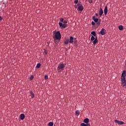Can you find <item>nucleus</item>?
I'll use <instances>...</instances> for the list:
<instances>
[{
  "mask_svg": "<svg viewBox=\"0 0 126 126\" xmlns=\"http://www.w3.org/2000/svg\"><path fill=\"white\" fill-rule=\"evenodd\" d=\"M64 67H65V64L63 63H60L57 67V70L60 72L63 71L64 69Z\"/></svg>",
  "mask_w": 126,
  "mask_h": 126,
  "instance_id": "f257e3e1",
  "label": "nucleus"
},
{
  "mask_svg": "<svg viewBox=\"0 0 126 126\" xmlns=\"http://www.w3.org/2000/svg\"><path fill=\"white\" fill-rule=\"evenodd\" d=\"M54 38V39H56V40H61L62 38V34H61V32L59 31L55 32Z\"/></svg>",
  "mask_w": 126,
  "mask_h": 126,
  "instance_id": "f03ea898",
  "label": "nucleus"
},
{
  "mask_svg": "<svg viewBox=\"0 0 126 126\" xmlns=\"http://www.w3.org/2000/svg\"><path fill=\"white\" fill-rule=\"evenodd\" d=\"M59 25L61 29H63V28H66L67 27V24H63V23L62 22H59Z\"/></svg>",
  "mask_w": 126,
  "mask_h": 126,
  "instance_id": "7ed1b4c3",
  "label": "nucleus"
},
{
  "mask_svg": "<svg viewBox=\"0 0 126 126\" xmlns=\"http://www.w3.org/2000/svg\"><path fill=\"white\" fill-rule=\"evenodd\" d=\"M114 122H115V123L118 124V125H125L124 122L123 121H119L118 120H115Z\"/></svg>",
  "mask_w": 126,
  "mask_h": 126,
  "instance_id": "20e7f679",
  "label": "nucleus"
},
{
  "mask_svg": "<svg viewBox=\"0 0 126 126\" xmlns=\"http://www.w3.org/2000/svg\"><path fill=\"white\" fill-rule=\"evenodd\" d=\"M99 34H101L102 35H105L106 34V30H105V29H102L99 32Z\"/></svg>",
  "mask_w": 126,
  "mask_h": 126,
  "instance_id": "39448f33",
  "label": "nucleus"
},
{
  "mask_svg": "<svg viewBox=\"0 0 126 126\" xmlns=\"http://www.w3.org/2000/svg\"><path fill=\"white\" fill-rule=\"evenodd\" d=\"M98 13L100 17L103 15V13H104V11H103V9L101 8H100L99 10L98 11Z\"/></svg>",
  "mask_w": 126,
  "mask_h": 126,
  "instance_id": "423d86ee",
  "label": "nucleus"
},
{
  "mask_svg": "<svg viewBox=\"0 0 126 126\" xmlns=\"http://www.w3.org/2000/svg\"><path fill=\"white\" fill-rule=\"evenodd\" d=\"M93 20L95 22V23H97L98 21H99V19L96 18V16H93Z\"/></svg>",
  "mask_w": 126,
  "mask_h": 126,
  "instance_id": "0eeeda50",
  "label": "nucleus"
},
{
  "mask_svg": "<svg viewBox=\"0 0 126 126\" xmlns=\"http://www.w3.org/2000/svg\"><path fill=\"white\" fill-rule=\"evenodd\" d=\"M104 14L105 15H107V13H108V7L107 6H105L104 10Z\"/></svg>",
  "mask_w": 126,
  "mask_h": 126,
  "instance_id": "6e6552de",
  "label": "nucleus"
},
{
  "mask_svg": "<svg viewBox=\"0 0 126 126\" xmlns=\"http://www.w3.org/2000/svg\"><path fill=\"white\" fill-rule=\"evenodd\" d=\"M84 123H85V124H87V125H89V124H88L89 123V119L88 118H86L84 120Z\"/></svg>",
  "mask_w": 126,
  "mask_h": 126,
  "instance_id": "1a4fd4ad",
  "label": "nucleus"
},
{
  "mask_svg": "<svg viewBox=\"0 0 126 126\" xmlns=\"http://www.w3.org/2000/svg\"><path fill=\"white\" fill-rule=\"evenodd\" d=\"M20 119L21 120H24V119H25V115H24V114H21L20 115Z\"/></svg>",
  "mask_w": 126,
  "mask_h": 126,
  "instance_id": "9d476101",
  "label": "nucleus"
},
{
  "mask_svg": "<svg viewBox=\"0 0 126 126\" xmlns=\"http://www.w3.org/2000/svg\"><path fill=\"white\" fill-rule=\"evenodd\" d=\"M69 43H70V44H72L73 43V37L70 36L69 40Z\"/></svg>",
  "mask_w": 126,
  "mask_h": 126,
  "instance_id": "9b49d317",
  "label": "nucleus"
},
{
  "mask_svg": "<svg viewBox=\"0 0 126 126\" xmlns=\"http://www.w3.org/2000/svg\"><path fill=\"white\" fill-rule=\"evenodd\" d=\"M97 43H98V39L97 36H96L94 40L93 41V44L94 45H95V44H97Z\"/></svg>",
  "mask_w": 126,
  "mask_h": 126,
  "instance_id": "f8f14e48",
  "label": "nucleus"
},
{
  "mask_svg": "<svg viewBox=\"0 0 126 126\" xmlns=\"http://www.w3.org/2000/svg\"><path fill=\"white\" fill-rule=\"evenodd\" d=\"M126 71L124 70L121 75V77H126Z\"/></svg>",
  "mask_w": 126,
  "mask_h": 126,
  "instance_id": "ddd939ff",
  "label": "nucleus"
},
{
  "mask_svg": "<svg viewBox=\"0 0 126 126\" xmlns=\"http://www.w3.org/2000/svg\"><path fill=\"white\" fill-rule=\"evenodd\" d=\"M78 9H79V10H80V11H82V10H83L84 9L83 6L82 5L79 6L78 7Z\"/></svg>",
  "mask_w": 126,
  "mask_h": 126,
  "instance_id": "4468645a",
  "label": "nucleus"
},
{
  "mask_svg": "<svg viewBox=\"0 0 126 126\" xmlns=\"http://www.w3.org/2000/svg\"><path fill=\"white\" fill-rule=\"evenodd\" d=\"M121 82H125V81H126V77H121Z\"/></svg>",
  "mask_w": 126,
  "mask_h": 126,
  "instance_id": "2eb2a0df",
  "label": "nucleus"
},
{
  "mask_svg": "<svg viewBox=\"0 0 126 126\" xmlns=\"http://www.w3.org/2000/svg\"><path fill=\"white\" fill-rule=\"evenodd\" d=\"M30 94L31 95L32 98H34V97H35V94H34V93H33V92L31 91L30 92Z\"/></svg>",
  "mask_w": 126,
  "mask_h": 126,
  "instance_id": "dca6fc26",
  "label": "nucleus"
},
{
  "mask_svg": "<svg viewBox=\"0 0 126 126\" xmlns=\"http://www.w3.org/2000/svg\"><path fill=\"white\" fill-rule=\"evenodd\" d=\"M68 43H69V39H67L66 40H65L64 41L65 45H68Z\"/></svg>",
  "mask_w": 126,
  "mask_h": 126,
  "instance_id": "f3484780",
  "label": "nucleus"
},
{
  "mask_svg": "<svg viewBox=\"0 0 126 126\" xmlns=\"http://www.w3.org/2000/svg\"><path fill=\"white\" fill-rule=\"evenodd\" d=\"M81 126H90V124H85V123H82L80 125Z\"/></svg>",
  "mask_w": 126,
  "mask_h": 126,
  "instance_id": "a211bd4d",
  "label": "nucleus"
},
{
  "mask_svg": "<svg viewBox=\"0 0 126 126\" xmlns=\"http://www.w3.org/2000/svg\"><path fill=\"white\" fill-rule=\"evenodd\" d=\"M91 34L92 35H93V36H94V37H97V36H96V32L94 31H93L91 32Z\"/></svg>",
  "mask_w": 126,
  "mask_h": 126,
  "instance_id": "6ab92c4d",
  "label": "nucleus"
},
{
  "mask_svg": "<svg viewBox=\"0 0 126 126\" xmlns=\"http://www.w3.org/2000/svg\"><path fill=\"white\" fill-rule=\"evenodd\" d=\"M54 126V123L50 122L48 123V126Z\"/></svg>",
  "mask_w": 126,
  "mask_h": 126,
  "instance_id": "aec40b11",
  "label": "nucleus"
},
{
  "mask_svg": "<svg viewBox=\"0 0 126 126\" xmlns=\"http://www.w3.org/2000/svg\"><path fill=\"white\" fill-rule=\"evenodd\" d=\"M119 30L122 31V30H123V29H124V27L123 26H122V25L119 26Z\"/></svg>",
  "mask_w": 126,
  "mask_h": 126,
  "instance_id": "412c9836",
  "label": "nucleus"
},
{
  "mask_svg": "<svg viewBox=\"0 0 126 126\" xmlns=\"http://www.w3.org/2000/svg\"><path fill=\"white\" fill-rule=\"evenodd\" d=\"M75 113H76V116H79V114H80V112L78 110H76Z\"/></svg>",
  "mask_w": 126,
  "mask_h": 126,
  "instance_id": "4be33fe9",
  "label": "nucleus"
},
{
  "mask_svg": "<svg viewBox=\"0 0 126 126\" xmlns=\"http://www.w3.org/2000/svg\"><path fill=\"white\" fill-rule=\"evenodd\" d=\"M40 66H41V64L40 63H38L36 64V67H37V68H40Z\"/></svg>",
  "mask_w": 126,
  "mask_h": 126,
  "instance_id": "5701e85b",
  "label": "nucleus"
},
{
  "mask_svg": "<svg viewBox=\"0 0 126 126\" xmlns=\"http://www.w3.org/2000/svg\"><path fill=\"white\" fill-rule=\"evenodd\" d=\"M49 79V77L48 76V75H46L44 76V79H45V80H48V79Z\"/></svg>",
  "mask_w": 126,
  "mask_h": 126,
  "instance_id": "b1692460",
  "label": "nucleus"
},
{
  "mask_svg": "<svg viewBox=\"0 0 126 126\" xmlns=\"http://www.w3.org/2000/svg\"><path fill=\"white\" fill-rule=\"evenodd\" d=\"M95 37L93 35H92L91 38V41H94V40H95Z\"/></svg>",
  "mask_w": 126,
  "mask_h": 126,
  "instance_id": "393cba45",
  "label": "nucleus"
},
{
  "mask_svg": "<svg viewBox=\"0 0 126 126\" xmlns=\"http://www.w3.org/2000/svg\"><path fill=\"white\" fill-rule=\"evenodd\" d=\"M43 54H45V55H47L48 54V51H47V50L46 49L44 50Z\"/></svg>",
  "mask_w": 126,
  "mask_h": 126,
  "instance_id": "a878e982",
  "label": "nucleus"
},
{
  "mask_svg": "<svg viewBox=\"0 0 126 126\" xmlns=\"http://www.w3.org/2000/svg\"><path fill=\"white\" fill-rule=\"evenodd\" d=\"M123 86H126V81L122 82Z\"/></svg>",
  "mask_w": 126,
  "mask_h": 126,
  "instance_id": "bb28decb",
  "label": "nucleus"
},
{
  "mask_svg": "<svg viewBox=\"0 0 126 126\" xmlns=\"http://www.w3.org/2000/svg\"><path fill=\"white\" fill-rule=\"evenodd\" d=\"M33 79H34V76L33 75H32L30 77V80H33Z\"/></svg>",
  "mask_w": 126,
  "mask_h": 126,
  "instance_id": "cd10ccee",
  "label": "nucleus"
},
{
  "mask_svg": "<svg viewBox=\"0 0 126 126\" xmlns=\"http://www.w3.org/2000/svg\"><path fill=\"white\" fill-rule=\"evenodd\" d=\"M64 20V19L63 18H60V21H61V22H63Z\"/></svg>",
  "mask_w": 126,
  "mask_h": 126,
  "instance_id": "c85d7f7f",
  "label": "nucleus"
},
{
  "mask_svg": "<svg viewBox=\"0 0 126 126\" xmlns=\"http://www.w3.org/2000/svg\"><path fill=\"white\" fill-rule=\"evenodd\" d=\"M74 3H75L76 4L78 3V0H75Z\"/></svg>",
  "mask_w": 126,
  "mask_h": 126,
  "instance_id": "c756f323",
  "label": "nucleus"
},
{
  "mask_svg": "<svg viewBox=\"0 0 126 126\" xmlns=\"http://www.w3.org/2000/svg\"><path fill=\"white\" fill-rule=\"evenodd\" d=\"M63 23H64V24L67 23V21H66V20L63 21Z\"/></svg>",
  "mask_w": 126,
  "mask_h": 126,
  "instance_id": "7c9ffc66",
  "label": "nucleus"
},
{
  "mask_svg": "<svg viewBox=\"0 0 126 126\" xmlns=\"http://www.w3.org/2000/svg\"><path fill=\"white\" fill-rule=\"evenodd\" d=\"M92 25H93V26H94V25H95V22H94V21H92Z\"/></svg>",
  "mask_w": 126,
  "mask_h": 126,
  "instance_id": "2f4dec72",
  "label": "nucleus"
},
{
  "mask_svg": "<svg viewBox=\"0 0 126 126\" xmlns=\"http://www.w3.org/2000/svg\"><path fill=\"white\" fill-rule=\"evenodd\" d=\"M89 3H92L93 2V0H89Z\"/></svg>",
  "mask_w": 126,
  "mask_h": 126,
  "instance_id": "473e14b6",
  "label": "nucleus"
},
{
  "mask_svg": "<svg viewBox=\"0 0 126 126\" xmlns=\"http://www.w3.org/2000/svg\"><path fill=\"white\" fill-rule=\"evenodd\" d=\"M3 19V18L0 16V21H1Z\"/></svg>",
  "mask_w": 126,
  "mask_h": 126,
  "instance_id": "72a5a7b5",
  "label": "nucleus"
},
{
  "mask_svg": "<svg viewBox=\"0 0 126 126\" xmlns=\"http://www.w3.org/2000/svg\"><path fill=\"white\" fill-rule=\"evenodd\" d=\"M96 16H99V14L98 13H95Z\"/></svg>",
  "mask_w": 126,
  "mask_h": 126,
  "instance_id": "f704fd0d",
  "label": "nucleus"
},
{
  "mask_svg": "<svg viewBox=\"0 0 126 126\" xmlns=\"http://www.w3.org/2000/svg\"><path fill=\"white\" fill-rule=\"evenodd\" d=\"M97 25H100V22H98L97 23Z\"/></svg>",
  "mask_w": 126,
  "mask_h": 126,
  "instance_id": "c9c22d12",
  "label": "nucleus"
}]
</instances>
